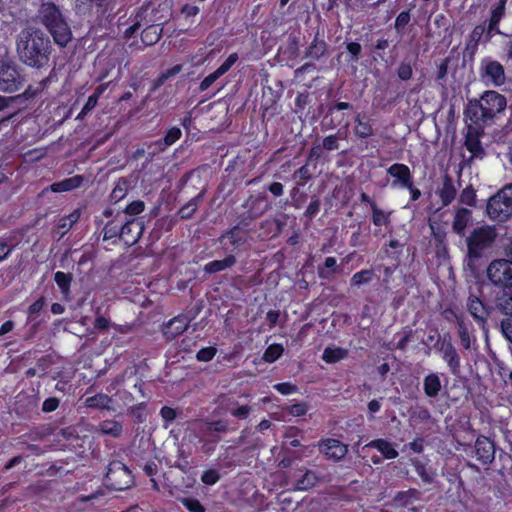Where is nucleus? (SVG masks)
I'll list each match as a JSON object with an SVG mask.
<instances>
[{
  "instance_id": "1",
  "label": "nucleus",
  "mask_w": 512,
  "mask_h": 512,
  "mask_svg": "<svg viewBox=\"0 0 512 512\" xmlns=\"http://www.w3.org/2000/svg\"><path fill=\"white\" fill-rule=\"evenodd\" d=\"M16 52L23 64L41 69L49 63L52 44L40 28L28 26L16 36Z\"/></svg>"
},
{
  "instance_id": "2",
  "label": "nucleus",
  "mask_w": 512,
  "mask_h": 512,
  "mask_svg": "<svg viewBox=\"0 0 512 512\" xmlns=\"http://www.w3.org/2000/svg\"><path fill=\"white\" fill-rule=\"evenodd\" d=\"M506 98L496 91H485L480 99L469 100L464 116L466 121L485 124L506 108Z\"/></svg>"
},
{
  "instance_id": "3",
  "label": "nucleus",
  "mask_w": 512,
  "mask_h": 512,
  "mask_svg": "<svg viewBox=\"0 0 512 512\" xmlns=\"http://www.w3.org/2000/svg\"><path fill=\"white\" fill-rule=\"evenodd\" d=\"M38 16L57 45L65 47L71 41V29L57 5L53 2L42 3Z\"/></svg>"
},
{
  "instance_id": "4",
  "label": "nucleus",
  "mask_w": 512,
  "mask_h": 512,
  "mask_svg": "<svg viewBox=\"0 0 512 512\" xmlns=\"http://www.w3.org/2000/svg\"><path fill=\"white\" fill-rule=\"evenodd\" d=\"M487 214L497 222H505L512 217V183L505 185L489 198Z\"/></svg>"
},
{
  "instance_id": "5",
  "label": "nucleus",
  "mask_w": 512,
  "mask_h": 512,
  "mask_svg": "<svg viewBox=\"0 0 512 512\" xmlns=\"http://www.w3.org/2000/svg\"><path fill=\"white\" fill-rule=\"evenodd\" d=\"M497 233L491 226L475 228L466 239L469 261L479 259L496 239Z\"/></svg>"
},
{
  "instance_id": "6",
  "label": "nucleus",
  "mask_w": 512,
  "mask_h": 512,
  "mask_svg": "<svg viewBox=\"0 0 512 512\" xmlns=\"http://www.w3.org/2000/svg\"><path fill=\"white\" fill-rule=\"evenodd\" d=\"M104 481L109 489L115 491L126 490L134 483L131 471L120 461H113L109 464Z\"/></svg>"
},
{
  "instance_id": "7",
  "label": "nucleus",
  "mask_w": 512,
  "mask_h": 512,
  "mask_svg": "<svg viewBox=\"0 0 512 512\" xmlns=\"http://www.w3.org/2000/svg\"><path fill=\"white\" fill-rule=\"evenodd\" d=\"M24 78L17 65L8 58H0V91L12 93L23 87Z\"/></svg>"
},
{
  "instance_id": "8",
  "label": "nucleus",
  "mask_w": 512,
  "mask_h": 512,
  "mask_svg": "<svg viewBox=\"0 0 512 512\" xmlns=\"http://www.w3.org/2000/svg\"><path fill=\"white\" fill-rule=\"evenodd\" d=\"M486 274L493 285L512 290V262L510 260H493L488 265Z\"/></svg>"
},
{
  "instance_id": "9",
  "label": "nucleus",
  "mask_w": 512,
  "mask_h": 512,
  "mask_svg": "<svg viewBox=\"0 0 512 512\" xmlns=\"http://www.w3.org/2000/svg\"><path fill=\"white\" fill-rule=\"evenodd\" d=\"M484 134V124L481 122H471L466 126L465 142L464 145L471 157L468 160L472 161L474 158H483L485 155L484 148L482 147L480 138Z\"/></svg>"
},
{
  "instance_id": "10",
  "label": "nucleus",
  "mask_w": 512,
  "mask_h": 512,
  "mask_svg": "<svg viewBox=\"0 0 512 512\" xmlns=\"http://www.w3.org/2000/svg\"><path fill=\"white\" fill-rule=\"evenodd\" d=\"M144 230V222L138 218H128L125 216L122 222V230L120 240L126 245L132 246L136 244L142 236Z\"/></svg>"
},
{
  "instance_id": "11",
  "label": "nucleus",
  "mask_w": 512,
  "mask_h": 512,
  "mask_svg": "<svg viewBox=\"0 0 512 512\" xmlns=\"http://www.w3.org/2000/svg\"><path fill=\"white\" fill-rule=\"evenodd\" d=\"M317 445L321 454L335 462L342 460L348 453V445L334 438L321 440Z\"/></svg>"
},
{
  "instance_id": "12",
  "label": "nucleus",
  "mask_w": 512,
  "mask_h": 512,
  "mask_svg": "<svg viewBox=\"0 0 512 512\" xmlns=\"http://www.w3.org/2000/svg\"><path fill=\"white\" fill-rule=\"evenodd\" d=\"M473 451L477 460L483 465H490L495 459V444L486 436L477 437Z\"/></svg>"
},
{
  "instance_id": "13",
  "label": "nucleus",
  "mask_w": 512,
  "mask_h": 512,
  "mask_svg": "<svg viewBox=\"0 0 512 512\" xmlns=\"http://www.w3.org/2000/svg\"><path fill=\"white\" fill-rule=\"evenodd\" d=\"M481 76L487 77L495 86H500L505 82V71L503 65L491 59H484L481 62Z\"/></svg>"
},
{
  "instance_id": "14",
  "label": "nucleus",
  "mask_w": 512,
  "mask_h": 512,
  "mask_svg": "<svg viewBox=\"0 0 512 512\" xmlns=\"http://www.w3.org/2000/svg\"><path fill=\"white\" fill-rule=\"evenodd\" d=\"M387 173L394 179L392 181L393 187H410L413 177L409 167L405 164L395 163L392 164L388 169Z\"/></svg>"
},
{
  "instance_id": "15",
  "label": "nucleus",
  "mask_w": 512,
  "mask_h": 512,
  "mask_svg": "<svg viewBox=\"0 0 512 512\" xmlns=\"http://www.w3.org/2000/svg\"><path fill=\"white\" fill-rule=\"evenodd\" d=\"M439 351L442 352L443 360L447 363L451 373L457 375L460 372V357L450 338L447 340L446 337H444Z\"/></svg>"
},
{
  "instance_id": "16",
  "label": "nucleus",
  "mask_w": 512,
  "mask_h": 512,
  "mask_svg": "<svg viewBox=\"0 0 512 512\" xmlns=\"http://www.w3.org/2000/svg\"><path fill=\"white\" fill-rule=\"evenodd\" d=\"M190 320L187 316L179 315L171 319L163 327V335L167 340H173L182 334L189 326Z\"/></svg>"
},
{
  "instance_id": "17",
  "label": "nucleus",
  "mask_w": 512,
  "mask_h": 512,
  "mask_svg": "<svg viewBox=\"0 0 512 512\" xmlns=\"http://www.w3.org/2000/svg\"><path fill=\"white\" fill-rule=\"evenodd\" d=\"M294 475L297 477L293 490L294 491H307L317 485L320 480L316 471L310 469H299Z\"/></svg>"
},
{
  "instance_id": "18",
  "label": "nucleus",
  "mask_w": 512,
  "mask_h": 512,
  "mask_svg": "<svg viewBox=\"0 0 512 512\" xmlns=\"http://www.w3.org/2000/svg\"><path fill=\"white\" fill-rule=\"evenodd\" d=\"M467 308L478 324L484 329L489 316V310L485 304L476 296H470L468 298Z\"/></svg>"
},
{
  "instance_id": "19",
  "label": "nucleus",
  "mask_w": 512,
  "mask_h": 512,
  "mask_svg": "<svg viewBox=\"0 0 512 512\" xmlns=\"http://www.w3.org/2000/svg\"><path fill=\"white\" fill-rule=\"evenodd\" d=\"M436 194L442 201V206H448L453 202L457 195V188L453 183V179L450 175L444 174L442 177V185L438 187Z\"/></svg>"
},
{
  "instance_id": "20",
  "label": "nucleus",
  "mask_w": 512,
  "mask_h": 512,
  "mask_svg": "<svg viewBox=\"0 0 512 512\" xmlns=\"http://www.w3.org/2000/svg\"><path fill=\"white\" fill-rule=\"evenodd\" d=\"M263 198L260 196H250L243 207L247 209L246 212L242 215V223L248 224L247 221H253L260 217L266 211V207L260 209V204L262 203Z\"/></svg>"
},
{
  "instance_id": "21",
  "label": "nucleus",
  "mask_w": 512,
  "mask_h": 512,
  "mask_svg": "<svg viewBox=\"0 0 512 512\" xmlns=\"http://www.w3.org/2000/svg\"><path fill=\"white\" fill-rule=\"evenodd\" d=\"M234 431V428L230 427V422L227 419H218L212 421H206L200 428L201 434H214L226 435L229 432Z\"/></svg>"
},
{
  "instance_id": "22",
  "label": "nucleus",
  "mask_w": 512,
  "mask_h": 512,
  "mask_svg": "<svg viewBox=\"0 0 512 512\" xmlns=\"http://www.w3.org/2000/svg\"><path fill=\"white\" fill-rule=\"evenodd\" d=\"M472 218V212L467 208H459L454 216L452 229L453 231L459 235L464 236L465 228L469 224Z\"/></svg>"
},
{
  "instance_id": "23",
  "label": "nucleus",
  "mask_w": 512,
  "mask_h": 512,
  "mask_svg": "<svg viewBox=\"0 0 512 512\" xmlns=\"http://www.w3.org/2000/svg\"><path fill=\"white\" fill-rule=\"evenodd\" d=\"M442 389L440 377L437 373H429L424 377L423 390L427 397L437 398Z\"/></svg>"
},
{
  "instance_id": "24",
  "label": "nucleus",
  "mask_w": 512,
  "mask_h": 512,
  "mask_svg": "<svg viewBox=\"0 0 512 512\" xmlns=\"http://www.w3.org/2000/svg\"><path fill=\"white\" fill-rule=\"evenodd\" d=\"M125 215L118 212L115 217L109 221L103 228V239L109 240L118 237L120 239L122 230V222L124 221Z\"/></svg>"
},
{
  "instance_id": "25",
  "label": "nucleus",
  "mask_w": 512,
  "mask_h": 512,
  "mask_svg": "<svg viewBox=\"0 0 512 512\" xmlns=\"http://www.w3.org/2000/svg\"><path fill=\"white\" fill-rule=\"evenodd\" d=\"M136 394H139L141 397H144V393L142 390V384H138L137 382L132 383L131 390L128 389H119L117 390L115 396L123 403V405L128 406L134 401L138 400Z\"/></svg>"
},
{
  "instance_id": "26",
  "label": "nucleus",
  "mask_w": 512,
  "mask_h": 512,
  "mask_svg": "<svg viewBox=\"0 0 512 512\" xmlns=\"http://www.w3.org/2000/svg\"><path fill=\"white\" fill-rule=\"evenodd\" d=\"M364 448L377 449L386 459H395L398 457L397 450L394 449L392 444L385 439H375L370 441Z\"/></svg>"
},
{
  "instance_id": "27",
  "label": "nucleus",
  "mask_w": 512,
  "mask_h": 512,
  "mask_svg": "<svg viewBox=\"0 0 512 512\" xmlns=\"http://www.w3.org/2000/svg\"><path fill=\"white\" fill-rule=\"evenodd\" d=\"M181 135L182 131L180 128H170L162 140L155 142L154 145L156 148L152 154L154 155L156 152L165 151L169 146L173 145L178 139H180Z\"/></svg>"
},
{
  "instance_id": "28",
  "label": "nucleus",
  "mask_w": 512,
  "mask_h": 512,
  "mask_svg": "<svg viewBox=\"0 0 512 512\" xmlns=\"http://www.w3.org/2000/svg\"><path fill=\"white\" fill-rule=\"evenodd\" d=\"M495 305L498 311L512 317V290L503 288L496 297Z\"/></svg>"
},
{
  "instance_id": "29",
  "label": "nucleus",
  "mask_w": 512,
  "mask_h": 512,
  "mask_svg": "<svg viewBox=\"0 0 512 512\" xmlns=\"http://www.w3.org/2000/svg\"><path fill=\"white\" fill-rule=\"evenodd\" d=\"M327 43L316 35L305 51V57L312 60H319L327 51Z\"/></svg>"
},
{
  "instance_id": "30",
  "label": "nucleus",
  "mask_w": 512,
  "mask_h": 512,
  "mask_svg": "<svg viewBox=\"0 0 512 512\" xmlns=\"http://www.w3.org/2000/svg\"><path fill=\"white\" fill-rule=\"evenodd\" d=\"M84 181L83 176L75 175L70 178H66L60 182L53 183L51 185V190L53 192H67L73 189H76L82 185Z\"/></svg>"
},
{
  "instance_id": "31",
  "label": "nucleus",
  "mask_w": 512,
  "mask_h": 512,
  "mask_svg": "<svg viewBox=\"0 0 512 512\" xmlns=\"http://www.w3.org/2000/svg\"><path fill=\"white\" fill-rule=\"evenodd\" d=\"M235 263H236L235 256L230 254L222 260H214V261H211V262L205 264L203 270L206 273L212 274V273L220 272V271L226 270L228 268H231L233 265H235Z\"/></svg>"
},
{
  "instance_id": "32",
  "label": "nucleus",
  "mask_w": 512,
  "mask_h": 512,
  "mask_svg": "<svg viewBox=\"0 0 512 512\" xmlns=\"http://www.w3.org/2000/svg\"><path fill=\"white\" fill-rule=\"evenodd\" d=\"M98 431L103 435L119 438L122 435L123 426L120 422L115 420H104L99 423Z\"/></svg>"
},
{
  "instance_id": "33",
  "label": "nucleus",
  "mask_w": 512,
  "mask_h": 512,
  "mask_svg": "<svg viewBox=\"0 0 512 512\" xmlns=\"http://www.w3.org/2000/svg\"><path fill=\"white\" fill-rule=\"evenodd\" d=\"M348 356V350L336 347V346H329L326 347L323 351L322 359L329 364L339 362L343 359H345Z\"/></svg>"
},
{
  "instance_id": "34",
  "label": "nucleus",
  "mask_w": 512,
  "mask_h": 512,
  "mask_svg": "<svg viewBox=\"0 0 512 512\" xmlns=\"http://www.w3.org/2000/svg\"><path fill=\"white\" fill-rule=\"evenodd\" d=\"M112 403V398L106 394L99 393L94 396L88 397L85 400V405L88 408H96V409H106L111 410L110 404Z\"/></svg>"
},
{
  "instance_id": "35",
  "label": "nucleus",
  "mask_w": 512,
  "mask_h": 512,
  "mask_svg": "<svg viewBox=\"0 0 512 512\" xmlns=\"http://www.w3.org/2000/svg\"><path fill=\"white\" fill-rule=\"evenodd\" d=\"M162 32L159 25H150L142 31L141 40L146 46H152L160 40Z\"/></svg>"
},
{
  "instance_id": "36",
  "label": "nucleus",
  "mask_w": 512,
  "mask_h": 512,
  "mask_svg": "<svg viewBox=\"0 0 512 512\" xmlns=\"http://www.w3.org/2000/svg\"><path fill=\"white\" fill-rule=\"evenodd\" d=\"M204 191L193 197L188 203L182 206L178 212L181 219H190L198 209L203 200Z\"/></svg>"
},
{
  "instance_id": "37",
  "label": "nucleus",
  "mask_w": 512,
  "mask_h": 512,
  "mask_svg": "<svg viewBox=\"0 0 512 512\" xmlns=\"http://www.w3.org/2000/svg\"><path fill=\"white\" fill-rule=\"evenodd\" d=\"M421 492L415 488H410L406 491H400L396 494L394 500L401 506H408L415 500H419Z\"/></svg>"
},
{
  "instance_id": "38",
  "label": "nucleus",
  "mask_w": 512,
  "mask_h": 512,
  "mask_svg": "<svg viewBox=\"0 0 512 512\" xmlns=\"http://www.w3.org/2000/svg\"><path fill=\"white\" fill-rule=\"evenodd\" d=\"M457 327H458V336L460 338L461 345L464 349L468 350L471 347V336L468 328V324L464 321L462 317L455 315Z\"/></svg>"
},
{
  "instance_id": "39",
  "label": "nucleus",
  "mask_w": 512,
  "mask_h": 512,
  "mask_svg": "<svg viewBox=\"0 0 512 512\" xmlns=\"http://www.w3.org/2000/svg\"><path fill=\"white\" fill-rule=\"evenodd\" d=\"M225 239H229L230 243L234 247H239L246 242V238L239 231V226H234L222 234L219 237V242L223 243Z\"/></svg>"
},
{
  "instance_id": "40",
  "label": "nucleus",
  "mask_w": 512,
  "mask_h": 512,
  "mask_svg": "<svg viewBox=\"0 0 512 512\" xmlns=\"http://www.w3.org/2000/svg\"><path fill=\"white\" fill-rule=\"evenodd\" d=\"M54 280L58 285L61 293L66 297L70 293V286L73 280V275L71 273H64L58 271L54 275Z\"/></svg>"
},
{
  "instance_id": "41",
  "label": "nucleus",
  "mask_w": 512,
  "mask_h": 512,
  "mask_svg": "<svg viewBox=\"0 0 512 512\" xmlns=\"http://www.w3.org/2000/svg\"><path fill=\"white\" fill-rule=\"evenodd\" d=\"M507 0H496L490 8V21L500 23L506 14Z\"/></svg>"
},
{
  "instance_id": "42",
  "label": "nucleus",
  "mask_w": 512,
  "mask_h": 512,
  "mask_svg": "<svg viewBox=\"0 0 512 512\" xmlns=\"http://www.w3.org/2000/svg\"><path fill=\"white\" fill-rule=\"evenodd\" d=\"M412 465H413L416 473L420 476V478L422 479V481L424 483H427V484L433 483L435 473L432 471H429L426 468L424 463H422L418 459H414V460H412Z\"/></svg>"
},
{
  "instance_id": "43",
  "label": "nucleus",
  "mask_w": 512,
  "mask_h": 512,
  "mask_svg": "<svg viewBox=\"0 0 512 512\" xmlns=\"http://www.w3.org/2000/svg\"><path fill=\"white\" fill-rule=\"evenodd\" d=\"M129 182L125 178H120L111 192V199L118 202L123 199L128 191Z\"/></svg>"
},
{
  "instance_id": "44",
  "label": "nucleus",
  "mask_w": 512,
  "mask_h": 512,
  "mask_svg": "<svg viewBox=\"0 0 512 512\" xmlns=\"http://www.w3.org/2000/svg\"><path fill=\"white\" fill-rule=\"evenodd\" d=\"M355 134L359 138H367L373 135V129L369 122H365L360 118V115L358 114L355 118Z\"/></svg>"
},
{
  "instance_id": "45",
  "label": "nucleus",
  "mask_w": 512,
  "mask_h": 512,
  "mask_svg": "<svg viewBox=\"0 0 512 512\" xmlns=\"http://www.w3.org/2000/svg\"><path fill=\"white\" fill-rule=\"evenodd\" d=\"M390 212H384L376 204H372V221L376 226L387 225L390 221Z\"/></svg>"
},
{
  "instance_id": "46",
  "label": "nucleus",
  "mask_w": 512,
  "mask_h": 512,
  "mask_svg": "<svg viewBox=\"0 0 512 512\" xmlns=\"http://www.w3.org/2000/svg\"><path fill=\"white\" fill-rule=\"evenodd\" d=\"M145 409V402H141L137 405L129 406L127 413L133 417L136 423H143L146 420Z\"/></svg>"
},
{
  "instance_id": "47",
  "label": "nucleus",
  "mask_w": 512,
  "mask_h": 512,
  "mask_svg": "<svg viewBox=\"0 0 512 512\" xmlns=\"http://www.w3.org/2000/svg\"><path fill=\"white\" fill-rule=\"evenodd\" d=\"M284 352L282 345L272 344L264 352L263 359L266 362L272 363L276 361Z\"/></svg>"
},
{
  "instance_id": "48",
  "label": "nucleus",
  "mask_w": 512,
  "mask_h": 512,
  "mask_svg": "<svg viewBox=\"0 0 512 512\" xmlns=\"http://www.w3.org/2000/svg\"><path fill=\"white\" fill-rule=\"evenodd\" d=\"M217 411L219 414L229 413V407H238V402L233 398L221 395L216 400Z\"/></svg>"
},
{
  "instance_id": "49",
  "label": "nucleus",
  "mask_w": 512,
  "mask_h": 512,
  "mask_svg": "<svg viewBox=\"0 0 512 512\" xmlns=\"http://www.w3.org/2000/svg\"><path fill=\"white\" fill-rule=\"evenodd\" d=\"M336 259L334 257H327L324 261V267L318 268V275L322 279H328L335 271Z\"/></svg>"
},
{
  "instance_id": "50",
  "label": "nucleus",
  "mask_w": 512,
  "mask_h": 512,
  "mask_svg": "<svg viewBox=\"0 0 512 512\" xmlns=\"http://www.w3.org/2000/svg\"><path fill=\"white\" fill-rule=\"evenodd\" d=\"M373 277V271L372 270H361L357 273H355L351 278V284L354 286H360L362 284H366L371 281Z\"/></svg>"
},
{
  "instance_id": "51",
  "label": "nucleus",
  "mask_w": 512,
  "mask_h": 512,
  "mask_svg": "<svg viewBox=\"0 0 512 512\" xmlns=\"http://www.w3.org/2000/svg\"><path fill=\"white\" fill-rule=\"evenodd\" d=\"M100 93L101 92H95L88 97L85 105L78 114L77 119H83L90 111L96 107Z\"/></svg>"
},
{
  "instance_id": "52",
  "label": "nucleus",
  "mask_w": 512,
  "mask_h": 512,
  "mask_svg": "<svg viewBox=\"0 0 512 512\" xmlns=\"http://www.w3.org/2000/svg\"><path fill=\"white\" fill-rule=\"evenodd\" d=\"M343 138L341 132L338 131L335 135H329L323 139L322 146L327 151H334L339 148L338 140Z\"/></svg>"
},
{
  "instance_id": "53",
  "label": "nucleus",
  "mask_w": 512,
  "mask_h": 512,
  "mask_svg": "<svg viewBox=\"0 0 512 512\" xmlns=\"http://www.w3.org/2000/svg\"><path fill=\"white\" fill-rule=\"evenodd\" d=\"M144 208H145L144 202L141 201V200H136V201L131 202L125 208V210L123 212H121V213L124 214L126 217H127V215L135 216V215H138L141 212H143Z\"/></svg>"
},
{
  "instance_id": "54",
  "label": "nucleus",
  "mask_w": 512,
  "mask_h": 512,
  "mask_svg": "<svg viewBox=\"0 0 512 512\" xmlns=\"http://www.w3.org/2000/svg\"><path fill=\"white\" fill-rule=\"evenodd\" d=\"M251 410L252 408L249 405H238V407H229V413L239 420L246 419L249 416Z\"/></svg>"
},
{
  "instance_id": "55",
  "label": "nucleus",
  "mask_w": 512,
  "mask_h": 512,
  "mask_svg": "<svg viewBox=\"0 0 512 512\" xmlns=\"http://www.w3.org/2000/svg\"><path fill=\"white\" fill-rule=\"evenodd\" d=\"M320 205H321L320 199L316 196H313L306 211L304 212V216L307 217L309 220H311L313 217H315L318 214V212L320 210Z\"/></svg>"
},
{
  "instance_id": "56",
  "label": "nucleus",
  "mask_w": 512,
  "mask_h": 512,
  "mask_svg": "<svg viewBox=\"0 0 512 512\" xmlns=\"http://www.w3.org/2000/svg\"><path fill=\"white\" fill-rule=\"evenodd\" d=\"M220 480V474L215 469H209L203 472L201 481L206 485H214Z\"/></svg>"
},
{
  "instance_id": "57",
  "label": "nucleus",
  "mask_w": 512,
  "mask_h": 512,
  "mask_svg": "<svg viewBox=\"0 0 512 512\" xmlns=\"http://www.w3.org/2000/svg\"><path fill=\"white\" fill-rule=\"evenodd\" d=\"M410 21V11H402L396 18V21H395V29L397 30L398 33H401L403 31V29L405 28V26L409 23Z\"/></svg>"
},
{
  "instance_id": "58",
  "label": "nucleus",
  "mask_w": 512,
  "mask_h": 512,
  "mask_svg": "<svg viewBox=\"0 0 512 512\" xmlns=\"http://www.w3.org/2000/svg\"><path fill=\"white\" fill-rule=\"evenodd\" d=\"M413 70L409 63L402 62L398 69H397V75L401 80H409L412 77Z\"/></svg>"
},
{
  "instance_id": "59",
  "label": "nucleus",
  "mask_w": 512,
  "mask_h": 512,
  "mask_svg": "<svg viewBox=\"0 0 512 512\" xmlns=\"http://www.w3.org/2000/svg\"><path fill=\"white\" fill-rule=\"evenodd\" d=\"M460 201L466 205L475 204V191L471 187L465 188L460 194Z\"/></svg>"
},
{
  "instance_id": "60",
  "label": "nucleus",
  "mask_w": 512,
  "mask_h": 512,
  "mask_svg": "<svg viewBox=\"0 0 512 512\" xmlns=\"http://www.w3.org/2000/svg\"><path fill=\"white\" fill-rule=\"evenodd\" d=\"M346 49L351 56L350 61L357 62L362 51L361 45L357 42H350L347 43Z\"/></svg>"
},
{
  "instance_id": "61",
  "label": "nucleus",
  "mask_w": 512,
  "mask_h": 512,
  "mask_svg": "<svg viewBox=\"0 0 512 512\" xmlns=\"http://www.w3.org/2000/svg\"><path fill=\"white\" fill-rule=\"evenodd\" d=\"M216 354V348L206 347L198 351L196 358L198 361L207 362L210 361Z\"/></svg>"
},
{
  "instance_id": "62",
  "label": "nucleus",
  "mask_w": 512,
  "mask_h": 512,
  "mask_svg": "<svg viewBox=\"0 0 512 512\" xmlns=\"http://www.w3.org/2000/svg\"><path fill=\"white\" fill-rule=\"evenodd\" d=\"M430 228L432 231V235L437 242V244L442 245L446 239V232L441 228L440 225L430 224Z\"/></svg>"
},
{
  "instance_id": "63",
  "label": "nucleus",
  "mask_w": 512,
  "mask_h": 512,
  "mask_svg": "<svg viewBox=\"0 0 512 512\" xmlns=\"http://www.w3.org/2000/svg\"><path fill=\"white\" fill-rule=\"evenodd\" d=\"M500 326L504 336L512 343V317L503 319Z\"/></svg>"
},
{
  "instance_id": "64",
  "label": "nucleus",
  "mask_w": 512,
  "mask_h": 512,
  "mask_svg": "<svg viewBox=\"0 0 512 512\" xmlns=\"http://www.w3.org/2000/svg\"><path fill=\"white\" fill-rule=\"evenodd\" d=\"M185 507L191 512H205L204 507L196 499H184Z\"/></svg>"
}]
</instances>
